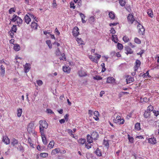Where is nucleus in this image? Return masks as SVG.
Instances as JSON below:
<instances>
[{
    "instance_id": "1",
    "label": "nucleus",
    "mask_w": 159,
    "mask_h": 159,
    "mask_svg": "<svg viewBox=\"0 0 159 159\" xmlns=\"http://www.w3.org/2000/svg\"><path fill=\"white\" fill-rule=\"evenodd\" d=\"M27 131L29 134H32L35 136L36 133H35L34 130V123L31 122L28 124L27 127Z\"/></svg>"
},
{
    "instance_id": "2",
    "label": "nucleus",
    "mask_w": 159,
    "mask_h": 159,
    "mask_svg": "<svg viewBox=\"0 0 159 159\" xmlns=\"http://www.w3.org/2000/svg\"><path fill=\"white\" fill-rule=\"evenodd\" d=\"M96 56V57H93V56L92 55H89V58L93 61L97 63L99 61V59L101 57V55L100 54H98L97 53H96L94 54Z\"/></svg>"
},
{
    "instance_id": "3",
    "label": "nucleus",
    "mask_w": 159,
    "mask_h": 159,
    "mask_svg": "<svg viewBox=\"0 0 159 159\" xmlns=\"http://www.w3.org/2000/svg\"><path fill=\"white\" fill-rule=\"evenodd\" d=\"M41 126L42 127H40V131H42L43 128L46 129L48 127V124L47 123V122L44 120H40V126Z\"/></svg>"
},
{
    "instance_id": "4",
    "label": "nucleus",
    "mask_w": 159,
    "mask_h": 159,
    "mask_svg": "<svg viewBox=\"0 0 159 159\" xmlns=\"http://www.w3.org/2000/svg\"><path fill=\"white\" fill-rule=\"evenodd\" d=\"M137 22L139 24L137 26L138 29H139V32L140 34H143L144 33L145 29L142 25L138 22Z\"/></svg>"
},
{
    "instance_id": "5",
    "label": "nucleus",
    "mask_w": 159,
    "mask_h": 159,
    "mask_svg": "<svg viewBox=\"0 0 159 159\" xmlns=\"http://www.w3.org/2000/svg\"><path fill=\"white\" fill-rule=\"evenodd\" d=\"M124 120L123 119H121L120 116H118L116 117V119L115 120V123L120 124H123L124 123Z\"/></svg>"
},
{
    "instance_id": "6",
    "label": "nucleus",
    "mask_w": 159,
    "mask_h": 159,
    "mask_svg": "<svg viewBox=\"0 0 159 159\" xmlns=\"http://www.w3.org/2000/svg\"><path fill=\"white\" fill-rule=\"evenodd\" d=\"M30 66V64L28 63H26L23 65L24 70L25 73H27L29 71L31 68Z\"/></svg>"
},
{
    "instance_id": "7",
    "label": "nucleus",
    "mask_w": 159,
    "mask_h": 159,
    "mask_svg": "<svg viewBox=\"0 0 159 159\" xmlns=\"http://www.w3.org/2000/svg\"><path fill=\"white\" fill-rule=\"evenodd\" d=\"M127 19L129 23L132 24L135 20L134 16L131 14H129L127 16Z\"/></svg>"
},
{
    "instance_id": "8",
    "label": "nucleus",
    "mask_w": 159,
    "mask_h": 159,
    "mask_svg": "<svg viewBox=\"0 0 159 159\" xmlns=\"http://www.w3.org/2000/svg\"><path fill=\"white\" fill-rule=\"evenodd\" d=\"M40 133L41 134V136L42 139V141L43 143L46 145L47 144L48 141L46 139V138L44 135V133L43 132V131H40Z\"/></svg>"
},
{
    "instance_id": "9",
    "label": "nucleus",
    "mask_w": 159,
    "mask_h": 159,
    "mask_svg": "<svg viewBox=\"0 0 159 159\" xmlns=\"http://www.w3.org/2000/svg\"><path fill=\"white\" fill-rule=\"evenodd\" d=\"M79 75L80 77H84L87 75L86 72L83 69L79 70L78 72Z\"/></svg>"
},
{
    "instance_id": "10",
    "label": "nucleus",
    "mask_w": 159,
    "mask_h": 159,
    "mask_svg": "<svg viewBox=\"0 0 159 159\" xmlns=\"http://www.w3.org/2000/svg\"><path fill=\"white\" fill-rule=\"evenodd\" d=\"M79 29L77 27H75L74 28L73 30L72 31L73 34L74 36H77L79 34Z\"/></svg>"
},
{
    "instance_id": "11",
    "label": "nucleus",
    "mask_w": 159,
    "mask_h": 159,
    "mask_svg": "<svg viewBox=\"0 0 159 159\" xmlns=\"http://www.w3.org/2000/svg\"><path fill=\"white\" fill-rule=\"evenodd\" d=\"M148 142L151 144H154L157 143V140L154 137L148 139Z\"/></svg>"
},
{
    "instance_id": "12",
    "label": "nucleus",
    "mask_w": 159,
    "mask_h": 159,
    "mask_svg": "<svg viewBox=\"0 0 159 159\" xmlns=\"http://www.w3.org/2000/svg\"><path fill=\"white\" fill-rule=\"evenodd\" d=\"M2 141L6 144H8L10 143V139L8 137L6 136L3 137Z\"/></svg>"
},
{
    "instance_id": "13",
    "label": "nucleus",
    "mask_w": 159,
    "mask_h": 159,
    "mask_svg": "<svg viewBox=\"0 0 159 159\" xmlns=\"http://www.w3.org/2000/svg\"><path fill=\"white\" fill-rule=\"evenodd\" d=\"M135 65L134 66V69L135 70H137L138 69L139 67L140 66L141 62L139 60H136L135 61Z\"/></svg>"
},
{
    "instance_id": "14",
    "label": "nucleus",
    "mask_w": 159,
    "mask_h": 159,
    "mask_svg": "<svg viewBox=\"0 0 159 159\" xmlns=\"http://www.w3.org/2000/svg\"><path fill=\"white\" fill-rule=\"evenodd\" d=\"M91 136L92 137L93 139H96L98 137V135L97 132L93 131L91 133Z\"/></svg>"
},
{
    "instance_id": "15",
    "label": "nucleus",
    "mask_w": 159,
    "mask_h": 159,
    "mask_svg": "<svg viewBox=\"0 0 159 159\" xmlns=\"http://www.w3.org/2000/svg\"><path fill=\"white\" fill-rule=\"evenodd\" d=\"M5 67L3 65H1L0 67V69L1 71L0 74L2 76H4L5 72Z\"/></svg>"
},
{
    "instance_id": "16",
    "label": "nucleus",
    "mask_w": 159,
    "mask_h": 159,
    "mask_svg": "<svg viewBox=\"0 0 159 159\" xmlns=\"http://www.w3.org/2000/svg\"><path fill=\"white\" fill-rule=\"evenodd\" d=\"M109 17L111 19H114L115 18V14L114 12L112 11H109Z\"/></svg>"
},
{
    "instance_id": "17",
    "label": "nucleus",
    "mask_w": 159,
    "mask_h": 159,
    "mask_svg": "<svg viewBox=\"0 0 159 159\" xmlns=\"http://www.w3.org/2000/svg\"><path fill=\"white\" fill-rule=\"evenodd\" d=\"M93 114L94 116H95V117H93L94 119L96 121L99 120V118L98 116H99V114L98 112V111H94Z\"/></svg>"
},
{
    "instance_id": "18",
    "label": "nucleus",
    "mask_w": 159,
    "mask_h": 159,
    "mask_svg": "<svg viewBox=\"0 0 159 159\" xmlns=\"http://www.w3.org/2000/svg\"><path fill=\"white\" fill-rule=\"evenodd\" d=\"M18 16H17L15 14H14L12 16V17L11 19L10 20V23L9 24H10L11 22H15L16 21L17 18H18Z\"/></svg>"
},
{
    "instance_id": "19",
    "label": "nucleus",
    "mask_w": 159,
    "mask_h": 159,
    "mask_svg": "<svg viewBox=\"0 0 159 159\" xmlns=\"http://www.w3.org/2000/svg\"><path fill=\"white\" fill-rule=\"evenodd\" d=\"M125 50L126 52V53L128 54H131L133 53V51L132 50L131 48L128 47H127L125 48Z\"/></svg>"
},
{
    "instance_id": "20",
    "label": "nucleus",
    "mask_w": 159,
    "mask_h": 159,
    "mask_svg": "<svg viewBox=\"0 0 159 159\" xmlns=\"http://www.w3.org/2000/svg\"><path fill=\"white\" fill-rule=\"evenodd\" d=\"M60 152V149L59 148H56L53 150L51 152L52 155H55L58 153Z\"/></svg>"
},
{
    "instance_id": "21",
    "label": "nucleus",
    "mask_w": 159,
    "mask_h": 159,
    "mask_svg": "<svg viewBox=\"0 0 159 159\" xmlns=\"http://www.w3.org/2000/svg\"><path fill=\"white\" fill-rule=\"evenodd\" d=\"M115 79L112 77H109L107 78L106 82L107 83H113L115 82Z\"/></svg>"
},
{
    "instance_id": "22",
    "label": "nucleus",
    "mask_w": 159,
    "mask_h": 159,
    "mask_svg": "<svg viewBox=\"0 0 159 159\" xmlns=\"http://www.w3.org/2000/svg\"><path fill=\"white\" fill-rule=\"evenodd\" d=\"M95 153L98 156L100 157L102 156V151L100 149L97 148L95 152Z\"/></svg>"
},
{
    "instance_id": "23",
    "label": "nucleus",
    "mask_w": 159,
    "mask_h": 159,
    "mask_svg": "<svg viewBox=\"0 0 159 159\" xmlns=\"http://www.w3.org/2000/svg\"><path fill=\"white\" fill-rule=\"evenodd\" d=\"M25 22L27 24H29L31 20L30 16L27 15H26L25 16Z\"/></svg>"
},
{
    "instance_id": "24",
    "label": "nucleus",
    "mask_w": 159,
    "mask_h": 159,
    "mask_svg": "<svg viewBox=\"0 0 159 159\" xmlns=\"http://www.w3.org/2000/svg\"><path fill=\"white\" fill-rule=\"evenodd\" d=\"M17 18L16 21L18 25L20 26V25L22 24L23 20L19 16H18Z\"/></svg>"
},
{
    "instance_id": "25",
    "label": "nucleus",
    "mask_w": 159,
    "mask_h": 159,
    "mask_svg": "<svg viewBox=\"0 0 159 159\" xmlns=\"http://www.w3.org/2000/svg\"><path fill=\"white\" fill-rule=\"evenodd\" d=\"M126 82L127 84H129L130 83L133 82L134 81V78L129 77H128L126 79Z\"/></svg>"
},
{
    "instance_id": "26",
    "label": "nucleus",
    "mask_w": 159,
    "mask_h": 159,
    "mask_svg": "<svg viewBox=\"0 0 159 159\" xmlns=\"http://www.w3.org/2000/svg\"><path fill=\"white\" fill-rule=\"evenodd\" d=\"M94 139H93L92 137L90 135H88L87 136V141L89 143H91L93 142V140Z\"/></svg>"
},
{
    "instance_id": "27",
    "label": "nucleus",
    "mask_w": 159,
    "mask_h": 159,
    "mask_svg": "<svg viewBox=\"0 0 159 159\" xmlns=\"http://www.w3.org/2000/svg\"><path fill=\"white\" fill-rule=\"evenodd\" d=\"M63 70L65 72H67L69 73L70 71V68L69 67L67 66H63Z\"/></svg>"
},
{
    "instance_id": "28",
    "label": "nucleus",
    "mask_w": 159,
    "mask_h": 159,
    "mask_svg": "<svg viewBox=\"0 0 159 159\" xmlns=\"http://www.w3.org/2000/svg\"><path fill=\"white\" fill-rule=\"evenodd\" d=\"M20 46L17 44H15L13 47L14 49L16 51H18L20 50Z\"/></svg>"
},
{
    "instance_id": "29",
    "label": "nucleus",
    "mask_w": 159,
    "mask_h": 159,
    "mask_svg": "<svg viewBox=\"0 0 159 159\" xmlns=\"http://www.w3.org/2000/svg\"><path fill=\"white\" fill-rule=\"evenodd\" d=\"M128 138L129 140V142L131 143H133L134 142V138H133L130 135L128 134L127 135Z\"/></svg>"
},
{
    "instance_id": "30",
    "label": "nucleus",
    "mask_w": 159,
    "mask_h": 159,
    "mask_svg": "<svg viewBox=\"0 0 159 159\" xmlns=\"http://www.w3.org/2000/svg\"><path fill=\"white\" fill-rule=\"evenodd\" d=\"M37 24L36 22L34 21H33L32 22L31 25V26L32 28L36 29L37 28Z\"/></svg>"
},
{
    "instance_id": "31",
    "label": "nucleus",
    "mask_w": 159,
    "mask_h": 159,
    "mask_svg": "<svg viewBox=\"0 0 159 159\" xmlns=\"http://www.w3.org/2000/svg\"><path fill=\"white\" fill-rule=\"evenodd\" d=\"M135 128L136 130H139L141 129L140 124L139 123H137L135 125Z\"/></svg>"
},
{
    "instance_id": "32",
    "label": "nucleus",
    "mask_w": 159,
    "mask_h": 159,
    "mask_svg": "<svg viewBox=\"0 0 159 159\" xmlns=\"http://www.w3.org/2000/svg\"><path fill=\"white\" fill-rule=\"evenodd\" d=\"M147 14L150 17L152 18L153 16V14L152 11L151 9H148V10Z\"/></svg>"
},
{
    "instance_id": "33",
    "label": "nucleus",
    "mask_w": 159,
    "mask_h": 159,
    "mask_svg": "<svg viewBox=\"0 0 159 159\" xmlns=\"http://www.w3.org/2000/svg\"><path fill=\"white\" fill-rule=\"evenodd\" d=\"M22 112V110L21 108H19L17 109V116L19 117H20Z\"/></svg>"
},
{
    "instance_id": "34",
    "label": "nucleus",
    "mask_w": 159,
    "mask_h": 159,
    "mask_svg": "<svg viewBox=\"0 0 159 159\" xmlns=\"http://www.w3.org/2000/svg\"><path fill=\"white\" fill-rule=\"evenodd\" d=\"M150 115V112L148 111H146L144 114L143 116L144 117L147 118L149 117Z\"/></svg>"
},
{
    "instance_id": "35",
    "label": "nucleus",
    "mask_w": 159,
    "mask_h": 159,
    "mask_svg": "<svg viewBox=\"0 0 159 159\" xmlns=\"http://www.w3.org/2000/svg\"><path fill=\"white\" fill-rule=\"evenodd\" d=\"M95 20V19L94 16H92L89 19V21L91 24H93Z\"/></svg>"
},
{
    "instance_id": "36",
    "label": "nucleus",
    "mask_w": 159,
    "mask_h": 159,
    "mask_svg": "<svg viewBox=\"0 0 159 159\" xmlns=\"http://www.w3.org/2000/svg\"><path fill=\"white\" fill-rule=\"evenodd\" d=\"M119 3L121 6H125L126 3L125 0H119Z\"/></svg>"
},
{
    "instance_id": "37",
    "label": "nucleus",
    "mask_w": 159,
    "mask_h": 159,
    "mask_svg": "<svg viewBox=\"0 0 159 159\" xmlns=\"http://www.w3.org/2000/svg\"><path fill=\"white\" fill-rule=\"evenodd\" d=\"M112 40L115 43H117L118 41V39L117 38L116 35H112Z\"/></svg>"
},
{
    "instance_id": "38",
    "label": "nucleus",
    "mask_w": 159,
    "mask_h": 159,
    "mask_svg": "<svg viewBox=\"0 0 159 159\" xmlns=\"http://www.w3.org/2000/svg\"><path fill=\"white\" fill-rule=\"evenodd\" d=\"M78 143L80 144H83L86 142V140L84 139H81L78 140Z\"/></svg>"
},
{
    "instance_id": "39",
    "label": "nucleus",
    "mask_w": 159,
    "mask_h": 159,
    "mask_svg": "<svg viewBox=\"0 0 159 159\" xmlns=\"http://www.w3.org/2000/svg\"><path fill=\"white\" fill-rule=\"evenodd\" d=\"M48 156V153H40V157L43 158H45Z\"/></svg>"
},
{
    "instance_id": "40",
    "label": "nucleus",
    "mask_w": 159,
    "mask_h": 159,
    "mask_svg": "<svg viewBox=\"0 0 159 159\" xmlns=\"http://www.w3.org/2000/svg\"><path fill=\"white\" fill-rule=\"evenodd\" d=\"M16 11V8L14 7H12L8 11V12L9 14H11L13 12H15Z\"/></svg>"
},
{
    "instance_id": "41",
    "label": "nucleus",
    "mask_w": 159,
    "mask_h": 159,
    "mask_svg": "<svg viewBox=\"0 0 159 159\" xmlns=\"http://www.w3.org/2000/svg\"><path fill=\"white\" fill-rule=\"evenodd\" d=\"M134 41L136 43L138 44H140L141 43V40L137 37L134 38Z\"/></svg>"
},
{
    "instance_id": "42",
    "label": "nucleus",
    "mask_w": 159,
    "mask_h": 159,
    "mask_svg": "<svg viewBox=\"0 0 159 159\" xmlns=\"http://www.w3.org/2000/svg\"><path fill=\"white\" fill-rule=\"evenodd\" d=\"M142 76L143 78L146 77L147 76H148V77H150L149 73V70L147 71L145 73L143 74L142 75Z\"/></svg>"
},
{
    "instance_id": "43",
    "label": "nucleus",
    "mask_w": 159,
    "mask_h": 159,
    "mask_svg": "<svg viewBox=\"0 0 159 159\" xmlns=\"http://www.w3.org/2000/svg\"><path fill=\"white\" fill-rule=\"evenodd\" d=\"M54 142L53 141H50L48 145V148H52L53 147L54 145Z\"/></svg>"
},
{
    "instance_id": "44",
    "label": "nucleus",
    "mask_w": 159,
    "mask_h": 159,
    "mask_svg": "<svg viewBox=\"0 0 159 159\" xmlns=\"http://www.w3.org/2000/svg\"><path fill=\"white\" fill-rule=\"evenodd\" d=\"M103 144L107 148L109 147V143L108 141L107 140H106L105 139H104L103 141Z\"/></svg>"
},
{
    "instance_id": "45",
    "label": "nucleus",
    "mask_w": 159,
    "mask_h": 159,
    "mask_svg": "<svg viewBox=\"0 0 159 159\" xmlns=\"http://www.w3.org/2000/svg\"><path fill=\"white\" fill-rule=\"evenodd\" d=\"M123 40L126 43L128 42L129 41V39L128 37L126 36H125L123 38Z\"/></svg>"
},
{
    "instance_id": "46",
    "label": "nucleus",
    "mask_w": 159,
    "mask_h": 159,
    "mask_svg": "<svg viewBox=\"0 0 159 159\" xmlns=\"http://www.w3.org/2000/svg\"><path fill=\"white\" fill-rule=\"evenodd\" d=\"M153 107L151 105H150L148 106V107L147 108V111H148L149 112L150 111H152L153 110Z\"/></svg>"
},
{
    "instance_id": "47",
    "label": "nucleus",
    "mask_w": 159,
    "mask_h": 159,
    "mask_svg": "<svg viewBox=\"0 0 159 159\" xmlns=\"http://www.w3.org/2000/svg\"><path fill=\"white\" fill-rule=\"evenodd\" d=\"M46 43L48 45L49 48L51 49L52 48V45L51 44V41L50 40H47L46 41Z\"/></svg>"
},
{
    "instance_id": "48",
    "label": "nucleus",
    "mask_w": 159,
    "mask_h": 159,
    "mask_svg": "<svg viewBox=\"0 0 159 159\" xmlns=\"http://www.w3.org/2000/svg\"><path fill=\"white\" fill-rule=\"evenodd\" d=\"M93 79L97 80H100L102 79V78L99 76L96 75L93 77Z\"/></svg>"
},
{
    "instance_id": "49",
    "label": "nucleus",
    "mask_w": 159,
    "mask_h": 159,
    "mask_svg": "<svg viewBox=\"0 0 159 159\" xmlns=\"http://www.w3.org/2000/svg\"><path fill=\"white\" fill-rule=\"evenodd\" d=\"M11 31L14 32H16L17 30L16 26V25H13L11 29Z\"/></svg>"
},
{
    "instance_id": "50",
    "label": "nucleus",
    "mask_w": 159,
    "mask_h": 159,
    "mask_svg": "<svg viewBox=\"0 0 159 159\" xmlns=\"http://www.w3.org/2000/svg\"><path fill=\"white\" fill-rule=\"evenodd\" d=\"M18 143L17 140L16 139H14L13 140V141L12 142V144L13 145L15 146L16 144H17Z\"/></svg>"
},
{
    "instance_id": "51",
    "label": "nucleus",
    "mask_w": 159,
    "mask_h": 159,
    "mask_svg": "<svg viewBox=\"0 0 159 159\" xmlns=\"http://www.w3.org/2000/svg\"><path fill=\"white\" fill-rule=\"evenodd\" d=\"M117 48L120 50H121L123 48V45L122 44L120 43H117Z\"/></svg>"
},
{
    "instance_id": "52",
    "label": "nucleus",
    "mask_w": 159,
    "mask_h": 159,
    "mask_svg": "<svg viewBox=\"0 0 159 159\" xmlns=\"http://www.w3.org/2000/svg\"><path fill=\"white\" fill-rule=\"evenodd\" d=\"M70 8H72L75 9V6L74 5V3L73 2H71L70 3Z\"/></svg>"
},
{
    "instance_id": "53",
    "label": "nucleus",
    "mask_w": 159,
    "mask_h": 159,
    "mask_svg": "<svg viewBox=\"0 0 159 159\" xmlns=\"http://www.w3.org/2000/svg\"><path fill=\"white\" fill-rule=\"evenodd\" d=\"M60 59L61 60H62L64 61L65 60L66 58L64 53H63L61 54V57H60Z\"/></svg>"
},
{
    "instance_id": "54",
    "label": "nucleus",
    "mask_w": 159,
    "mask_h": 159,
    "mask_svg": "<svg viewBox=\"0 0 159 159\" xmlns=\"http://www.w3.org/2000/svg\"><path fill=\"white\" fill-rule=\"evenodd\" d=\"M68 133L72 137H74V135L72 134V131L70 129H69L68 130Z\"/></svg>"
},
{
    "instance_id": "55",
    "label": "nucleus",
    "mask_w": 159,
    "mask_h": 159,
    "mask_svg": "<svg viewBox=\"0 0 159 159\" xmlns=\"http://www.w3.org/2000/svg\"><path fill=\"white\" fill-rule=\"evenodd\" d=\"M46 112L48 113H51L54 114V112L50 109H47L46 110Z\"/></svg>"
},
{
    "instance_id": "56",
    "label": "nucleus",
    "mask_w": 159,
    "mask_h": 159,
    "mask_svg": "<svg viewBox=\"0 0 159 159\" xmlns=\"http://www.w3.org/2000/svg\"><path fill=\"white\" fill-rule=\"evenodd\" d=\"M101 66L102 67V72H104L105 70H106V68H105V64L103 63H102L101 65Z\"/></svg>"
},
{
    "instance_id": "57",
    "label": "nucleus",
    "mask_w": 159,
    "mask_h": 159,
    "mask_svg": "<svg viewBox=\"0 0 159 159\" xmlns=\"http://www.w3.org/2000/svg\"><path fill=\"white\" fill-rule=\"evenodd\" d=\"M91 145L90 144V143H85V146L88 149H89L91 147Z\"/></svg>"
},
{
    "instance_id": "58",
    "label": "nucleus",
    "mask_w": 159,
    "mask_h": 159,
    "mask_svg": "<svg viewBox=\"0 0 159 159\" xmlns=\"http://www.w3.org/2000/svg\"><path fill=\"white\" fill-rule=\"evenodd\" d=\"M77 41L81 45L83 44V41H82L81 39L77 38Z\"/></svg>"
},
{
    "instance_id": "59",
    "label": "nucleus",
    "mask_w": 159,
    "mask_h": 159,
    "mask_svg": "<svg viewBox=\"0 0 159 159\" xmlns=\"http://www.w3.org/2000/svg\"><path fill=\"white\" fill-rule=\"evenodd\" d=\"M153 112L154 113V115L156 116L159 114V112L158 111L154 110L153 111Z\"/></svg>"
},
{
    "instance_id": "60",
    "label": "nucleus",
    "mask_w": 159,
    "mask_h": 159,
    "mask_svg": "<svg viewBox=\"0 0 159 159\" xmlns=\"http://www.w3.org/2000/svg\"><path fill=\"white\" fill-rule=\"evenodd\" d=\"M144 50H141V51L139 53H137L138 55H140L141 57L142 55L144 52Z\"/></svg>"
},
{
    "instance_id": "61",
    "label": "nucleus",
    "mask_w": 159,
    "mask_h": 159,
    "mask_svg": "<svg viewBox=\"0 0 159 159\" xmlns=\"http://www.w3.org/2000/svg\"><path fill=\"white\" fill-rule=\"evenodd\" d=\"M129 45L132 48H134L135 47V46L134 45V44H133L131 43H129Z\"/></svg>"
},
{
    "instance_id": "62",
    "label": "nucleus",
    "mask_w": 159,
    "mask_h": 159,
    "mask_svg": "<svg viewBox=\"0 0 159 159\" xmlns=\"http://www.w3.org/2000/svg\"><path fill=\"white\" fill-rule=\"evenodd\" d=\"M110 32L111 33L113 34H115L116 31L114 28H112L111 30H110Z\"/></svg>"
},
{
    "instance_id": "63",
    "label": "nucleus",
    "mask_w": 159,
    "mask_h": 159,
    "mask_svg": "<svg viewBox=\"0 0 159 159\" xmlns=\"http://www.w3.org/2000/svg\"><path fill=\"white\" fill-rule=\"evenodd\" d=\"M93 111L91 110H89L88 111V114L90 116H91L93 115Z\"/></svg>"
},
{
    "instance_id": "64",
    "label": "nucleus",
    "mask_w": 159,
    "mask_h": 159,
    "mask_svg": "<svg viewBox=\"0 0 159 159\" xmlns=\"http://www.w3.org/2000/svg\"><path fill=\"white\" fill-rule=\"evenodd\" d=\"M118 24V23H116V22L113 23H111L109 24V25L110 26H114L116 25H117Z\"/></svg>"
}]
</instances>
